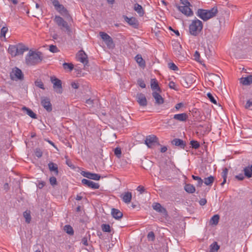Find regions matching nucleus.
Segmentation results:
<instances>
[{"instance_id":"obj_10","label":"nucleus","mask_w":252,"mask_h":252,"mask_svg":"<svg viewBox=\"0 0 252 252\" xmlns=\"http://www.w3.org/2000/svg\"><path fill=\"white\" fill-rule=\"evenodd\" d=\"M41 103L44 108L48 112H51L52 110V106L50 102V100L47 97L43 96L41 98Z\"/></svg>"},{"instance_id":"obj_4","label":"nucleus","mask_w":252,"mask_h":252,"mask_svg":"<svg viewBox=\"0 0 252 252\" xmlns=\"http://www.w3.org/2000/svg\"><path fill=\"white\" fill-rule=\"evenodd\" d=\"M55 9L61 15L64 17H68L69 15L67 10L64 6L60 3L58 0H51Z\"/></svg>"},{"instance_id":"obj_38","label":"nucleus","mask_w":252,"mask_h":252,"mask_svg":"<svg viewBox=\"0 0 252 252\" xmlns=\"http://www.w3.org/2000/svg\"><path fill=\"white\" fill-rule=\"evenodd\" d=\"M228 173V169L226 168H225L222 172L221 176L223 178V182L221 183V185L222 186L226 181L227 175Z\"/></svg>"},{"instance_id":"obj_22","label":"nucleus","mask_w":252,"mask_h":252,"mask_svg":"<svg viewBox=\"0 0 252 252\" xmlns=\"http://www.w3.org/2000/svg\"><path fill=\"white\" fill-rule=\"evenodd\" d=\"M111 215L116 220H120L123 216V213L120 210L115 208L112 209Z\"/></svg>"},{"instance_id":"obj_36","label":"nucleus","mask_w":252,"mask_h":252,"mask_svg":"<svg viewBox=\"0 0 252 252\" xmlns=\"http://www.w3.org/2000/svg\"><path fill=\"white\" fill-rule=\"evenodd\" d=\"M64 231L69 235H72L74 234V231L72 227L69 225H65L64 227Z\"/></svg>"},{"instance_id":"obj_23","label":"nucleus","mask_w":252,"mask_h":252,"mask_svg":"<svg viewBox=\"0 0 252 252\" xmlns=\"http://www.w3.org/2000/svg\"><path fill=\"white\" fill-rule=\"evenodd\" d=\"M240 83L244 85H250L252 84V75H248L246 77H242L240 80Z\"/></svg>"},{"instance_id":"obj_59","label":"nucleus","mask_w":252,"mask_h":252,"mask_svg":"<svg viewBox=\"0 0 252 252\" xmlns=\"http://www.w3.org/2000/svg\"><path fill=\"white\" fill-rule=\"evenodd\" d=\"M81 242L82 243V244L85 245V246H88V239H87V238L86 237H83L82 239V241H81Z\"/></svg>"},{"instance_id":"obj_9","label":"nucleus","mask_w":252,"mask_h":252,"mask_svg":"<svg viewBox=\"0 0 252 252\" xmlns=\"http://www.w3.org/2000/svg\"><path fill=\"white\" fill-rule=\"evenodd\" d=\"M158 142V138L154 135H151L147 136L145 140V144L149 148H152Z\"/></svg>"},{"instance_id":"obj_20","label":"nucleus","mask_w":252,"mask_h":252,"mask_svg":"<svg viewBox=\"0 0 252 252\" xmlns=\"http://www.w3.org/2000/svg\"><path fill=\"white\" fill-rule=\"evenodd\" d=\"M172 144L176 146L180 147L181 148L184 149L186 145V142L184 141L183 140L175 138L172 141Z\"/></svg>"},{"instance_id":"obj_5","label":"nucleus","mask_w":252,"mask_h":252,"mask_svg":"<svg viewBox=\"0 0 252 252\" xmlns=\"http://www.w3.org/2000/svg\"><path fill=\"white\" fill-rule=\"evenodd\" d=\"M54 21L61 28V30L64 29L68 32H71L70 27L68 26L67 23L64 21L61 17L57 15L55 16Z\"/></svg>"},{"instance_id":"obj_40","label":"nucleus","mask_w":252,"mask_h":252,"mask_svg":"<svg viewBox=\"0 0 252 252\" xmlns=\"http://www.w3.org/2000/svg\"><path fill=\"white\" fill-rule=\"evenodd\" d=\"M101 229L103 232H111V228L109 224H102L101 225Z\"/></svg>"},{"instance_id":"obj_2","label":"nucleus","mask_w":252,"mask_h":252,"mask_svg":"<svg viewBox=\"0 0 252 252\" xmlns=\"http://www.w3.org/2000/svg\"><path fill=\"white\" fill-rule=\"evenodd\" d=\"M218 12L217 7H214L210 10L199 9L197 11V15L204 21L214 17Z\"/></svg>"},{"instance_id":"obj_12","label":"nucleus","mask_w":252,"mask_h":252,"mask_svg":"<svg viewBox=\"0 0 252 252\" xmlns=\"http://www.w3.org/2000/svg\"><path fill=\"white\" fill-rule=\"evenodd\" d=\"M82 183L88 188L93 189H98L99 188V185L98 183H94L91 180H89L86 179H83L82 180Z\"/></svg>"},{"instance_id":"obj_13","label":"nucleus","mask_w":252,"mask_h":252,"mask_svg":"<svg viewBox=\"0 0 252 252\" xmlns=\"http://www.w3.org/2000/svg\"><path fill=\"white\" fill-rule=\"evenodd\" d=\"M82 175L86 178L96 181H98L100 179V176L99 174L89 172L83 171Z\"/></svg>"},{"instance_id":"obj_14","label":"nucleus","mask_w":252,"mask_h":252,"mask_svg":"<svg viewBox=\"0 0 252 252\" xmlns=\"http://www.w3.org/2000/svg\"><path fill=\"white\" fill-rule=\"evenodd\" d=\"M137 101L140 106H146L147 105V100L145 95L142 94H138L136 95Z\"/></svg>"},{"instance_id":"obj_35","label":"nucleus","mask_w":252,"mask_h":252,"mask_svg":"<svg viewBox=\"0 0 252 252\" xmlns=\"http://www.w3.org/2000/svg\"><path fill=\"white\" fill-rule=\"evenodd\" d=\"M220 217L218 215L213 216L210 220V223L211 224L217 225L218 223Z\"/></svg>"},{"instance_id":"obj_45","label":"nucleus","mask_w":252,"mask_h":252,"mask_svg":"<svg viewBox=\"0 0 252 252\" xmlns=\"http://www.w3.org/2000/svg\"><path fill=\"white\" fill-rule=\"evenodd\" d=\"M8 31V28L6 27H3L1 28L0 31V36L4 37L5 36V34Z\"/></svg>"},{"instance_id":"obj_1","label":"nucleus","mask_w":252,"mask_h":252,"mask_svg":"<svg viewBox=\"0 0 252 252\" xmlns=\"http://www.w3.org/2000/svg\"><path fill=\"white\" fill-rule=\"evenodd\" d=\"M43 58L41 52L30 50L25 57V63L29 66L35 65L40 63Z\"/></svg>"},{"instance_id":"obj_33","label":"nucleus","mask_w":252,"mask_h":252,"mask_svg":"<svg viewBox=\"0 0 252 252\" xmlns=\"http://www.w3.org/2000/svg\"><path fill=\"white\" fill-rule=\"evenodd\" d=\"M214 177L212 176H210L207 178L204 179V183L207 186H211L214 181Z\"/></svg>"},{"instance_id":"obj_17","label":"nucleus","mask_w":252,"mask_h":252,"mask_svg":"<svg viewBox=\"0 0 252 252\" xmlns=\"http://www.w3.org/2000/svg\"><path fill=\"white\" fill-rule=\"evenodd\" d=\"M16 48H17V56L23 55L24 52L29 50V48L23 43H19L16 44Z\"/></svg>"},{"instance_id":"obj_15","label":"nucleus","mask_w":252,"mask_h":252,"mask_svg":"<svg viewBox=\"0 0 252 252\" xmlns=\"http://www.w3.org/2000/svg\"><path fill=\"white\" fill-rule=\"evenodd\" d=\"M77 56L78 61L84 63L85 65L87 64L88 63L87 55L83 51H80L78 53Z\"/></svg>"},{"instance_id":"obj_29","label":"nucleus","mask_w":252,"mask_h":252,"mask_svg":"<svg viewBox=\"0 0 252 252\" xmlns=\"http://www.w3.org/2000/svg\"><path fill=\"white\" fill-rule=\"evenodd\" d=\"M185 190L189 193H194L195 191V187L191 184H187L184 187Z\"/></svg>"},{"instance_id":"obj_30","label":"nucleus","mask_w":252,"mask_h":252,"mask_svg":"<svg viewBox=\"0 0 252 252\" xmlns=\"http://www.w3.org/2000/svg\"><path fill=\"white\" fill-rule=\"evenodd\" d=\"M135 60L136 62L139 64V65L141 67H144L145 66V61L142 58L141 55H137L135 57Z\"/></svg>"},{"instance_id":"obj_58","label":"nucleus","mask_w":252,"mask_h":252,"mask_svg":"<svg viewBox=\"0 0 252 252\" xmlns=\"http://www.w3.org/2000/svg\"><path fill=\"white\" fill-rule=\"evenodd\" d=\"M183 106H184V103L182 102H180V103H177L175 105V108L177 110H178L179 109H180L181 108L183 107Z\"/></svg>"},{"instance_id":"obj_51","label":"nucleus","mask_w":252,"mask_h":252,"mask_svg":"<svg viewBox=\"0 0 252 252\" xmlns=\"http://www.w3.org/2000/svg\"><path fill=\"white\" fill-rule=\"evenodd\" d=\"M49 181H50V183L52 186H55L57 184V180L55 177H50Z\"/></svg>"},{"instance_id":"obj_47","label":"nucleus","mask_w":252,"mask_h":252,"mask_svg":"<svg viewBox=\"0 0 252 252\" xmlns=\"http://www.w3.org/2000/svg\"><path fill=\"white\" fill-rule=\"evenodd\" d=\"M85 102L88 107H92L93 106L94 103V100L89 98L88 99H87Z\"/></svg>"},{"instance_id":"obj_62","label":"nucleus","mask_w":252,"mask_h":252,"mask_svg":"<svg viewBox=\"0 0 252 252\" xmlns=\"http://www.w3.org/2000/svg\"><path fill=\"white\" fill-rule=\"evenodd\" d=\"M175 84L174 82H172V81H171L169 82V87L171 89H174V90H176V88H175Z\"/></svg>"},{"instance_id":"obj_16","label":"nucleus","mask_w":252,"mask_h":252,"mask_svg":"<svg viewBox=\"0 0 252 252\" xmlns=\"http://www.w3.org/2000/svg\"><path fill=\"white\" fill-rule=\"evenodd\" d=\"M124 18L125 21L127 22L129 25L132 26L134 28H138L139 24L138 21L135 18H128L127 16H125Z\"/></svg>"},{"instance_id":"obj_24","label":"nucleus","mask_w":252,"mask_h":252,"mask_svg":"<svg viewBox=\"0 0 252 252\" xmlns=\"http://www.w3.org/2000/svg\"><path fill=\"white\" fill-rule=\"evenodd\" d=\"M133 9L140 16H143L144 15V11L141 5L138 3H135L134 5Z\"/></svg>"},{"instance_id":"obj_8","label":"nucleus","mask_w":252,"mask_h":252,"mask_svg":"<svg viewBox=\"0 0 252 252\" xmlns=\"http://www.w3.org/2000/svg\"><path fill=\"white\" fill-rule=\"evenodd\" d=\"M99 34L109 48H113L114 46L112 38L108 34L104 32H100Z\"/></svg>"},{"instance_id":"obj_18","label":"nucleus","mask_w":252,"mask_h":252,"mask_svg":"<svg viewBox=\"0 0 252 252\" xmlns=\"http://www.w3.org/2000/svg\"><path fill=\"white\" fill-rule=\"evenodd\" d=\"M188 118V116L185 113L175 114L173 116L174 119L180 122H186Z\"/></svg>"},{"instance_id":"obj_25","label":"nucleus","mask_w":252,"mask_h":252,"mask_svg":"<svg viewBox=\"0 0 252 252\" xmlns=\"http://www.w3.org/2000/svg\"><path fill=\"white\" fill-rule=\"evenodd\" d=\"M17 50L16 45H10L8 49V52L12 56L15 57L17 56Z\"/></svg>"},{"instance_id":"obj_28","label":"nucleus","mask_w":252,"mask_h":252,"mask_svg":"<svg viewBox=\"0 0 252 252\" xmlns=\"http://www.w3.org/2000/svg\"><path fill=\"white\" fill-rule=\"evenodd\" d=\"M22 110L26 111L27 115L33 119H36V115L30 109L24 106Z\"/></svg>"},{"instance_id":"obj_32","label":"nucleus","mask_w":252,"mask_h":252,"mask_svg":"<svg viewBox=\"0 0 252 252\" xmlns=\"http://www.w3.org/2000/svg\"><path fill=\"white\" fill-rule=\"evenodd\" d=\"M48 167L49 168V170L51 171H55L56 175H58V166L57 165L54 163L53 162H50L48 164Z\"/></svg>"},{"instance_id":"obj_34","label":"nucleus","mask_w":252,"mask_h":252,"mask_svg":"<svg viewBox=\"0 0 252 252\" xmlns=\"http://www.w3.org/2000/svg\"><path fill=\"white\" fill-rule=\"evenodd\" d=\"M210 252H217L220 246L216 242H214L210 245Z\"/></svg>"},{"instance_id":"obj_37","label":"nucleus","mask_w":252,"mask_h":252,"mask_svg":"<svg viewBox=\"0 0 252 252\" xmlns=\"http://www.w3.org/2000/svg\"><path fill=\"white\" fill-rule=\"evenodd\" d=\"M24 217L26 220V222L29 223L31 220V216L30 211H26L23 213Z\"/></svg>"},{"instance_id":"obj_48","label":"nucleus","mask_w":252,"mask_h":252,"mask_svg":"<svg viewBox=\"0 0 252 252\" xmlns=\"http://www.w3.org/2000/svg\"><path fill=\"white\" fill-rule=\"evenodd\" d=\"M49 50L52 53H57L59 52V50L56 46L51 45L49 46Z\"/></svg>"},{"instance_id":"obj_46","label":"nucleus","mask_w":252,"mask_h":252,"mask_svg":"<svg viewBox=\"0 0 252 252\" xmlns=\"http://www.w3.org/2000/svg\"><path fill=\"white\" fill-rule=\"evenodd\" d=\"M114 154L118 158H120L122 154L121 148L118 147L115 148L114 150Z\"/></svg>"},{"instance_id":"obj_53","label":"nucleus","mask_w":252,"mask_h":252,"mask_svg":"<svg viewBox=\"0 0 252 252\" xmlns=\"http://www.w3.org/2000/svg\"><path fill=\"white\" fill-rule=\"evenodd\" d=\"M35 155L37 157L40 158L42 156V152L40 149H36L35 151Z\"/></svg>"},{"instance_id":"obj_6","label":"nucleus","mask_w":252,"mask_h":252,"mask_svg":"<svg viewBox=\"0 0 252 252\" xmlns=\"http://www.w3.org/2000/svg\"><path fill=\"white\" fill-rule=\"evenodd\" d=\"M10 76L13 80H23L24 79V75L21 70L16 67L12 69Z\"/></svg>"},{"instance_id":"obj_44","label":"nucleus","mask_w":252,"mask_h":252,"mask_svg":"<svg viewBox=\"0 0 252 252\" xmlns=\"http://www.w3.org/2000/svg\"><path fill=\"white\" fill-rule=\"evenodd\" d=\"M147 238L149 241H154L155 239V234L153 231L149 232L147 235Z\"/></svg>"},{"instance_id":"obj_26","label":"nucleus","mask_w":252,"mask_h":252,"mask_svg":"<svg viewBox=\"0 0 252 252\" xmlns=\"http://www.w3.org/2000/svg\"><path fill=\"white\" fill-rule=\"evenodd\" d=\"M132 194L130 192H125L122 196V199L124 202L126 203H129L131 200Z\"/></svg>"},{"instance_id":"obj_41","label":"nucleus","mask_w":252,"mask_h":252,"mask_svg":"<svg viewBox=\"0 0 252 252\" xmlns=\"http://www.w3.org/2000/svg\"><path fill=\"white\" fill-rule=\"evenodd\" d=\"M190 144L191 145V147L195 149H197L200 147V144L197 141L192 140L190 142Z\"/></svg>"},{"instance_id":"obj_55","label":"nucleus","mask_w":252,"mask_h":252,"mask_svg":"<svg viewBox=\"0 0 252 252\" xmlns=\"http://www.w3.org/2000/svg\"><path fill=\"white\" fill-rule=\"evenodd\" d=\"M66 163L70 168L72 169L75 168V166L73 164L72 162L70 159H67L66 160Z\"/></svg>"},{"instance_id":"obj_63","label":"nucleus","mask_w":252,"mask_h":252,"mask_svg":"<svg viewBox=\"0 0 252 252\" xmlns=\"http://www.w3.org/2000/svg\"><path fill=\"white\" fill-rule=\"evenodd\" d=\"M235 178L237 179L238 180H243L244 179V176L242 174H240L235 176Z\"/></svg>"},{"instance_id":"obj_42","label":"nucleus","mask_w":252,"mask_h":252,"mask_svg":"<svg viewBox=\"0 0 252 252\" xmlns=\"http://www.w3.org/2000/svg\"><path fill=\"white\" fill-rule=\"evenodd\" d=\"M63 65L64 69H69L71 71L73 68V65L72 63H65Z\"/></svg>"},{"instance_id":"obj_3","label":"nucleus","mask_w":252,"mask_h":252,"mask_svg":"<svg viewBox=\"0 0 252 252\" xmlns=\"http://www.w3.org/2000/svg\"><path fill=\"white\" fill-rule=\"evenodd\" d=\"M203 28L202 22L196 19L193 20L189 26V32L190 34L193 36H197L199 34Z\"/></svg>"},{"instance_id":"obj_57","label":"nucleus","mask_w":252,"mask_h":252,"mask_svg":"<svg viewBox=\"0 0 252 252\" xmlns=\"http://www.w3.org/2000/svg\"><path fill=\"white\" fill-rule=\"evenodd\" d=\"M180 1L183 5L191 6L190 3L188 0H180Z\"/></svg>"},{"instance_id":"obj_49","label":"nucleus","mask_w":252,"mask_h":252,"mask_svg":"<svg viewBox=\"0 0 252 252\" xmlns=\"http://www.w3.org/2000/svg\"><path fill=\"white\" fill-rule=\"evenodd\" d=\"M168 67L173 70H177L178 69V67L173 63H170L168 64Z\"/></svg>"},{"instance_id":"obj_21","label":"nucleus","mask_w":252,"mask_h":252,"mask_svg":"<svg viewBox=\"0 0 252 252\" xmlns=\"http://www.w3.org/2000/svg\"><path fill=\"white\" fill-rule=\"evenodd\" d=\"M153 97L156 100V103L158 105L161 104L164 102V99L157 92H154L152 93Z\"/></svg>"},{"instance_id":"obj_60","label":"nucleus","mask_w":252,"mask_h":252,"mask_svg":"<svg viewBox=\"0 0 252 252\" xmlns=\"http://www.w3.org/2000/svg\"><path fill=\"white\" fill-rule=\"evenodd\" d=\"M194 59L196 61H199V58H200V54L198 51H195V52L194 54Z\"/></svg>"},{"instance_id":"obj_31","label":"nucleus","mask_w":252,"mask_h":252,"mask_svg":"<svg viewBox=\"0 0 252 252\" xmlns=\"http://www.w3.org/2000/svg\"><path fill=\"white\" fill-rule=\"evenodd\" d=\"M245 175L248 178H250L252 176V165L251 166H247L244 169Z\"/></svg>"},{"instance_id":"obj_11","label":"nucleus","mask_w":252,"mask_h":252,"mask_svg":"<svg viewBox=\"0 0 252 252\" xmlns=\"http://www.w3.org/2000/svg\"><path fill=\"white\" fill-rule=\"evenodd\" d=\"M190 6H177L178 9L184 15L190 16L193 15V12L190 8Z\"/></svg>"},{"instance_id":"obj_61","label":"nucleus","mask_w":252,"mask_h":252,"mask_svg":"<svg viewBox=\"0 0 252 252\" xmlns=\"http://www.w3.org/2000/svg\"><path fill=\"white\" fill-rule=\"evenodd\" d=\"M207 203V200L205 198H202L199 201V204L201 206L205 205Z\"/></svg>"},{"instance_id":"obj_56","label":"nucleus","mask_w":252,"mask_h":252,"mask_svg":"<svg viewBox=\"0 0 252 252\" xmlns=\"http://www.w3.org/2000/svg\"><path fill=\"white\" fill-rule=\"evenodd\" d=\"M252 106V99H249L247 101L245 108L248 109L251 107Z\"/></svg>"},{"instance_id":"obj_43","label":"nucleus","mask_w":252,"mask_h":252,"mask_svg":"<svg viewBox=\"0 0 252 252\" xmlns=\"http://www.w3.org/2000/svg\"><path fill=\"white\" fill-rule=\"evenodd\" d=\"M207 95L211 102H212L214 104H217L216 100L210 93H208L207 94Z\"/></svg>"},{"instance_id":"obj_54","label":"nucleus","mask_w":252,"mask_h":252,"mask_svg":"<svg viewBox=\"0 0 252 252\" xmlns=\"http://www.w3.org/2000/svg\"><path fill=\"white\" fill-rule=\"evenodd\" d=\"M138 85L142 88H145L146 87V85L145 84V82L142 79H139L138 80Z\"/></svg>"},{"instance_id":"obj_64","label":"nucleus","mask_w":252,"mask_h":252,"mask_svg":"<svg viewBox=\"0 0 252 252\" xmlns=\"http://www.w3.org/2000/svg\"><path fill=\"white\" fill-rule=\"evenodd\" d=\"M137 190L140 192L141 193L143 192L145 190L143 186H139L137 187Z\"/></svg>"},{"instance_id":"obj_39","label":"nucleus","mask_w":252,"mask_h":252,"mask_svg":"<svg viewBox=\"0 0 252 252\" xmlns=\"http://www.w3.org/2000/svg\"><path fill=\"white\" fill-rule=\"evenodd\" d=\"M192 178L194 180H196V181H197V186L201 187L202 186V185L203 183V180H202V179L200 177H199L198 176L192 175Z\"/></svg>"},{"instance_id":"obj_52","label":"nucleus","mask_w":252,"mask_h":252,"mask_svg":"<svg viewBox=\"0 0 252 252\" xmlns=\"http://www.w3.org/2000/svg\"><path fill=\"white\" fill-rule=\"evenodd\" d=\"M211 76H212V78L217 81L219 83H221V80L219 76L215 74H212Z\"/></svg>"},{"instance_id":"obj_7","label":"nucleus","mask_w":252,"mask_h":252,"mask_svg":"<svg viewBox=\"0 0 252 252\" xmlns=\"http://www.w3.org/2000/svg\"><path fill=\"white\" fill-rule=\"evenodd\" d=\"M51 81L53 84L54 91L58 94H62L63 92L62 81L55 77H51Z\"/></svg>"},{"instance_id":"obj_27","label":"nucleus","mask_w":252,"mask_h":252,"mask_svg":"<svg viewBox=\"0 0 252 252\" xmlns=\"http://www.w3.org/2000/svg\"><path fill=\"white\" fill-rule=\"evenodd\" d=\"M151 87L153 90L160 91L158 82L156 79H152L151 81Z\"/></svg>"},{"instance_id":"obj_50","label":"nucleus","mask_w":252,"mask_h":252,"mask_svg":"<svg viewBox=\"0 0 252 252\" xmlns=\"http://www.w3.org/2000/svg\"><path fill=\"white\" fill-rule=\"evenodd\" d=\"M35 84L37 87H38L42 89H43V90L44 89V84L41 80L36 81L35 82Z\"/></svg>"},{"instance_id":"obj_19","label":"nucleus","mask_w":252,"mask_h":252,"mask_svg":"<svg viewBox=\"0 0 252 252\" xmlns=\"http://www.w3.org/2000/svg\"><path fill=\"white\" fill-rule=\"evenodd\" d=\"M153 209L156 211L161 213L164 215H167V211L166 209L162 207L161 205L158 203H155L153 205Z\"/></svg>"}]
</instances>
